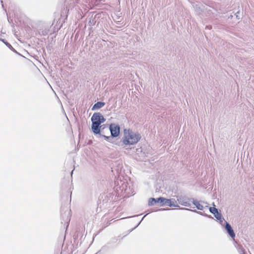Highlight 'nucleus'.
Returning <instances> with one entry per match:
<instances>
[{
	"label": "nucleus",
	"mask_w": 254,
	"mask_h": 254,
	"mask_svg": "<svg viewBox=\"0 0 254 254\" xmlns=\"http://www.w3.org/2000/svg\"><path fill=\"white\" fill-rule=\"evenodd\" d=\"M141 138L140 135L130 129H124L122 139L125 146H129L136 144Z\"/></svg>",
	"instance_id": "obj_1"
},
{
	"label": "nucleus",
	"mask_w": 254,
	"mask_h": 254,
	"mask_svg": "<svg viewBox=\"0 0 254 254\" xmlns=\"http://www.w3.org/2000/svg\"><path fill=\"white\" fill-rule=\"evenodd\" d=\"M92 122V130L95 134H99L100 132V125L105 121V119L100 113H95L91 118Z\"/></svg>",
	"instance_id": "obj_2"
},
{
	"label": "nucleus",
	"mask_w": 254,
	"mask_h": 254,
	"mask_svg": "<svg viewBox=\"0 0 254 254\" xmlns=\"http://www.w3.org/2000/svg\"><path fill=\"white\" fill-rule=\"evenodd\" d=\"M161 206H168L170 207H179L177 201L174 199H167L164 197H159Z\"/></svg>",
	"instance_id": "obj_3"
},
{
	"label": "nucleus",
	"mask_w": 254,
	"mask_h": 254,
	"mask_svg": "<svg viewBox=\"0 0 254 254\" xmlns=\"http://www.w3.org/2000/svg\"><path fill=\"white\" fill-rule=\"evenodd\" d=\"M110 130L112 136L117 137L120 133V127L115 124H111L110 126Z\"/></svg>",
	"instance_id": "obj_4"
},
{
	"label": "nucleus",
	"mask_w": 254,
	"mask_h": 254,
	"mask_svg": "<svg viewBox=\"0 0 254 254\" xmlns=\"http://www.w3.org/2000/svg\"><path fill=\"white\" fill-rule=\"evenodd\" d=\"M209 211L211 213L214 214L215 218L220 220L221 222L222 221L223 218L222 217L221 214L219 213L218 209L214 207H211L209 208Z\"/></svg>",
	"instance_id": "obj_5"
},
{
	"label": "nucleus",
	"mask_w": 254,
	"mask_h": 254,
	"mask_svg": "<svg viewBox=\"0 0 254 254\" xmlns=\"http://www.w3.org/2000/svg\"><path fill=\"white\" fill-rule=\"evenodd\" d=\"M177 200L181 205L188 207H191L190 203L185 198L179 197Z\"/></svg>",
	"instance_id": "obj_6"
},
{
	"label": "nucleus",
	"mask_w": 254,
	"mask_h": 254,
	"mask_svg": "<svg viewBox=\"0 0 254 254\" xmlns=\"http://www.w3.org/2000/svg\"><path fill=\"white\" fill-rule=\"evenodd\" d=\"M226 230H227V232L229 233V235L232 238H234L235 237V234L233 230V229L231 228V226L228 223H226V226H225Z\"/></svg>",
	"instance_id": "obj_7"
},
{
	"label": "nucleus",
	"mask_w": 254,
	"mask_h": 254,
	"mask_svg": "<svg viewBox=\"0 0 254 254\" xmlns=\"http://www.w3.org/2000/svg\"><path fill=\"white\" fill-rule=\"evenodd\" d=\"M192 203L194 205L198 210H202L203 209V206L200 203L199 201L193 200Z\"/></svg>",
	"instance_id": "obj_8"
},
{
	"label": "nucleus",
	"mask_w": 254,
	"mask_h": 254,
	"mask_svg": "<svg viewBox=\"0 0 254 254\" xmlns=\"http://www.w3.org/2000/svg\"><path fill=\"white\" fill-rule=\"evenodd\" d=\"M104 105H105V103L104 102H98L97 103L94 104V105L92 107V109L93 110L99 109L102 108V107H103L104 106Z\"/></svg>",
	"instance_id": "obj_9"
},
{
	"label": "nucleus",
	"mask_w": 254,
	"mask_h": 254,
	"mask_svg": "<svg viewBox=\"0 0 254 254\" xmlns=\"http://www.w3.org/2000/svg\"><path fill=\"white\" fill-rule=\"evenodd\" d=\"M156 203V199L154 198H151L149 200L148 204L149 205H153Z\"/></svg>",
	"instance_id": "obj_10"
},
{
	"label": "nucleus",
	"mask_w": 254,
	"mask_h": 254,
	"mask_svg": "<svg viewBox=\"0 0 254 254\" xmlns=\"http://www.w3.org/2000/svg\"><path fill=\"white\" fill-rule=\"evenodd\" d=\"M4 43V44L8 47L10 49H12L13 51H14V49L12 48V47L11 46L10 44H9V43H8L7 42H4L3 40H2Z\"/></svg>",
	"instance_id": "obj_11"
},
{
	"label": "nucleus",
	"mask_w": 254,
	"mask_h": 254,
	"mask_svg": "<svg viewBox=\"0 0 254 254\" xmlns=\"http://www.w3.org/2000/svg\"><path fill=\"white\" fill-rule=\"evenodd\" d=\"M182 209H185V210H190V211H194V212H197V213L200 214V215H202V212H197L196 211V210H190V209H188V208H181Z\"/></svg>",
	"instance_id": "obj_12"
},
{
	"label": "nucleus",
	"mask_w": 254,
	"mask_h": 254,
	"mask_svg": "<svg viewBox=\"0 0 254 254\" xmlns=\"http://www.w3.org/2000/svg\"><path fill=\"white\" fill-rule=\"evenodd\" d=\"M136 151H141V148H138V149H136Z\"/></svg>",
	"instance_id": "obj_13"
},
{
	"label": "nucleus",
	"mask_w": 254,
	"mask_h": 254,
	"mask_svg": "<svg viewBox=\"0 0 254 254\" xmlns=\"http://www.w3.org/2000/svg\"><path fill=\"white\" fill-rule=\"evenodd\" d=\"M156 199V203H157V202H159V203H160V200H159V198H157V199Z\"/></svg>",
	"instance_id": "obj_14"
},
{
	"label": "nucleus",
	"mask_w": 254,
	"mask_h": 254,
	"mask_svg": "<svg viewBox=\"0 0 254 254\" xmlns=\"http://www.w3.org/2000/svg\"><path fill=\"white\" fill-rule=\"evenodd\" d=\"M104 137H105L106 139H108L109 138H110V137H108V136H106L105 135L104 136Z\"/></svg>",
	"instance_id": "obj_15"
}]
</instances>
